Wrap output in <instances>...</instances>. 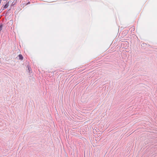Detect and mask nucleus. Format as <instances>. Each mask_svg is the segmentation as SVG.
Returning a JSON list of instances; mask_svg holds the SVG:
<instances>
[{
	"label": "nucleus",
	"instance_id": "nucleus-6",
	"mask_svg": "<svg viewBox=\"0 0 157 157\" xmlns=\"http://www.w3.org/2000/svg\"><path fill=\"white\" fill-rule=\"evenodd\" d=\"M4 1H7V0H3Z\"/></svg>",
	"mask_w": 157,
	"mask_h": 157
},
{
	"label": "nucleus",
	"instance_id": "nucleus-3",
	"mask_svg": "<svg viewBox=\"0 0 157 157\" xmlns=\"http://www.w3.org/2000/svg\"><path fill=\"white\" fill-rule=\"evenodd\" d=\"M31 68L28 66V70L29 72L30 73V71H31Z\"/></svg>",
	"mask_w": 157,
	"mask_h": 157
},
{
	"label": "nucleus",
	"instance_id": "nucleus-1",
	"mask_svg": "<svg viewBox=\"0 0 157 157\" xmlns=\"http://www.w3.org/2000/svg\"><path fill=\"white\" fill-rule=\"evenodd\" d=\"M10 2H11V1L10 0L9 1V2H7L6 3V5L4 6L3 7V10H5V9H6L7 8V7L8 6Z\"/></svg>",
	"mask_w": 157,
	"mask_h": 157
},
{
	"label": "nucleus",
	"instance_id": "nucleus-2",
	"mask_svg": "<svg viewBox=\"0 0 157 157\" xmlns=\"http://www.w3.org/2000/svg\"><path fill=\"white\" fill-rule=\"evenodd\" d=\"M18 57L19 59L20 60H22L23 59V57L21 54H20L18 55Z\"/></svg>",
	"mask_w": 157,
	"mask_h": 157
},
{
	"label": "nucleus",
	"instance_id": "nucleus-5",
	"mask_svg": "<svg viewBox=\"0 0 157 157\" xmlns=\"http://www.w3.org/2000/svg\"><path fill=\"white\" fill-rule=\"evenodd\" d=\"M15 4V2H13L11 4V6H14Z\"/></svg>",
	"mask_w": 157,
	"mask_h": 157
},
{
	"label": "nucleus",
	"instance_id": "nucleus-4",
	"mask_svg": "<svg viewBox=\"0 0 157 157\" xmlns=\"http://www.w3.org/2000/svg\"><path fill=\"white\" fill-rule=\"evenodd\" d=\"M2 25L1 24L0 25V32L2 30Z\"/></svg>",
	"mask_w": 157,
	"mask_h": 157
}]
</instances>
